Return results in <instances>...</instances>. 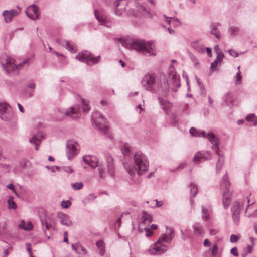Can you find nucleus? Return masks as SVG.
<instances>
[{
    "label": "nucleus",
    "instance_id": "dca6fc26",
    "mask_svg": "<svg viewBox=\"0 0 257 257\" xmlns=\"http://www.w3.org/2000/svg\"><path fill=\"white\" fill-rule=\"evenodd\" d=\"M232 216L235 223L238 224L240 219V208L238 202L234 201L231 207Z\"/></svg>",
    "mask_w": 257,
    "mask_h": 257
},
{
    "label": "nucleus",
    "instance_id": "7c9ffc66",
    "mask_svg": "<svg viewBox=\"0 0 257 257\" xmlns=\"http://www.w3.org/2000/svg\"><path fill=\"white\" fill-rule=\"evenodd\" d=\"M190 188V191L192 193V197L190 198V203L192 204L193 199H192V197L194 198L196 196L198 192V189L197 186L193 183H191Z\"/></svg>",
    "mask_w": 257,
    "mask_h": 257
},
{
    "label": "nucleus",
    "instance_id": "2eb2a0df",
    "mask_svg": "<svg viewBox=\"0 0 257 257\" xmlns=\"http://www.w3.org/2000/svg\"><path fill=\"white\" fill-rule=\"evenodd\" d=\"M62 114L63 116H67L70 117L72 119H75L79 118L81 115L80 109L79 107L76 105L73 106L65 112H62Z\"/></svg>",
    "mask_w": 257,
    "mask_h": 257
},
{
    "label": "nucleus",
    "instance_id": "7ed1b4c3",
    "mask_svg": "<svg viewBox=\"0 0 257 257\" xmlns=\"http://www.w3.org/2000/svg\"><path fill=\"white\" fill-rule=\"evenodd\" d=\"M118 40L123 46L132 48L147 56L156 55L155 46L152 41L146 42L143 39L127 41L122 38H118Z\"/></svg>",
    "mask_w": 257,
    "mask_h": 257
},
{
    "label": "nucleus",
    "instance_id": "4c0bfd02",
    "mask_svg": "<svg viewBox=\"0 0 257 257\" xmlns=\"http://www.w3.org/2000/svg\"><path fill=\"white\" fill-rule=\"evenodd\" d=\"M211 33L214 35L218 39H220L221 34L219 30L215 27H213L211 30Z\"/></svg>",
    "mask_w": 257,
    "mask_h": 257
},
{
    "label": "nucleus",
    "instance_id": "69168bd1",
    "mask_svg": "<svg viewBox=\"0 0 257 257\" xmlns=\"http://www.w3.org/2000/svg\"><path fill=\"white\" fill-rule=\"evenodd\" d=\"M218 232V230L216 229H211L210 230L209 233L211 235H216Z\"/></svg>",
    "mask_w": 257,
    "mask_h": 257
},
{
    "label": "nucleus",
    "instance_id": "f3484780",
    "mask_svg": "<svg viewBox=\"0 0 257 257\" xmlns=\"http://www.w3.org/2000/svg\"><path fill=\"white\" fill-rule=\"evenodd\" d=\"M94 15L96 18L102 25H104L107 27H111V20L107 16L99 13V12L97 10L94 11Z\"/></svg>",
    "mask_w": 257,
    "mask_h": 257
},
{
    "label": "nucleus",
    "instance_id": "09e8293b",
    "mask_svg": "<svg viewBox=\"0 0 257 257\" xmlns=\"http://www.w3.org/2000/svg\"><path fill=\"white\" fill-rule=\"evenodd\" d=\"M195 79L196 80L199 86L200 87V89H202V90H204L205 88L201 80L197 76H195Z\"/></svg>",
    "mask_w": 257,
    "mask_h": 257
},
{
    "label": "nucleus",
    "instance_id": "680f3d73",
    "mask_svg": "<svg viewBox=\"0 0 257 257\" xmlns=\"http://www.w3.org/2000/svg\"><path fill=\"white\" fill-rule=\"evenodd\" d=\"M121 220V217H120L119 218H118L115 224V229H118L119 227L120 226V222Z\"/></svg>",
    "mask_w": 257,
    "mask_h": 257
},
{
    "label": "nucleus",
    "instance_id": "3c124183",
    "mask_svg": "<svg viewBox=\"0 0 257 257\" xmlns=\"http://www.w3.org/2000/svg\"><path fill=\"white\" fill-rule=\"evenodd\" d=\"M71 203L70 201L69 200H67V201H63L62 202V206L64 208H68L69 206L71 205Z\"/></svg>",
    "mask_w": 257,
    "mask_h": 257
},
{
    "label": "nucleus",
    "instance_id": "9d476101",
    "mask_svg": "<svg viewBox=\"0 0 257 257\" xmlns=\"http://www.w3.org/2000/svg\"><path fill=\"white\" fill-rule=\"evenodd\" d=\"M14 116L11 107L6 102L0 103V118L4 121H10Z\"/></svg>",
    "mask_w": 257,
    "mask_h": 257
},
{
    "label": "nucleus",
    "instance_id": "338daca9",
    "mask_svg": "<svg viewBox=\"0 0 257 257\" xmlns=\"http://www.w3.org/2000/svg\"><path fill=\"white\" fill-rule=\"evenodd\" d=\"M156 202V206L157 207H161L163 204V201H158L157 200H155Z\"/></svg>",
    "mask_w": 257,
    "mask_h": 257
},
{
    "label": "nucleus",
    "instance_id": "2f4dec72",
    "mask_svg": "<svg viewBox=\"0 0 257 257\" xmlns=\"http://www.w3.org/2000/svg\"><path fill=\"white\" fill-rule=\"evenodd\" d=\"M121 150L124 155H128L130 154L131 151V146L128 144L126 143H124L121 147Z\"/></svg>",
    "mask_w": 257,
    "mask_h": 257
},
{
    "label": "nucleus",
    "instance_id": "774afa93",
    "mask_svg": "<svg viewBox=\"0 0 257 257\" xmlns=\"http://www.w3.org/2000/svg\"><path fill=\"white\" fill-rule=\"evenodd\" d=\"M206 53H207L209 57H211V56L212 55V49H211V48H209V47H207L206 48Z\"/></svg>",
    "mask_w": 257,
    "mask_h": 257
},
{
    "label": "nucleus",
    "instance_id": "473e14b6",
    "mask_svg": "<svg viewBox=\"0 0 257 257\" xmlns=\"http://www.w3.org/2000/svg\"><path fill=\"white\" fill-rule=\"evenodd\" d=\"M228 32L231 36H235L237 35L239 32V29L236 26H230L228 29Z\"/></svg>",
    "mask_w": 257,
    "mask_h": 257
},
{
    "label": "nucleus",
    "instance_id": "72a5a7b5",
    "mask_svg": "<svg viewBox=\"0 0 257 257\" xmlns=\"http://www.w3.org/2000/svg\"><path fill=\"white\" fill-rule=\"evenodd\" d=\"M223 57V56H217L216 59L214 62L211 63V69L212 71L216 70L219 62L222 60Z\"/></svg>",
    "mask_w": 257,
    "mask_h": 257
},
{
    "label": "nucleus",
    "instance_id": "f03ea898",
    "mask_svg": "<svg viewBox=\"0 0 257 257\" xmlns=\"http://www.w3.org/2000/svg\"><path fill=\"white\" fill-rule=\"evenodd\" d=\"M124 166L130 178L133 179V182L135 183L137 176L142 175L148 170L149 162L146 156L139 151L134 155L133 161L124 162Z\"/></svg>",
    "mask_w": 257,
    "mask_h": 257
},
{
    "label": "nucleus",
    "instance_id": "6e6d98bb",
    "mask_svg": "<svg viewBox=\"0 0 257 257\" xmlns=\"http://www.w3.org/2000/svg\"><path fill=\"white\" fill-rule=\"evenodd\" d=\"M26 249L28 252H29V254L30 256L32 255V248H31V245L29 243H27L26 244Z\"/></svg>",
    "mask_w": 257,
    "mask_h": 257
},
{
    "label": "nucleus",
    "instance_id": "c9c22d12",
    "mask_svg": "<svg viewBox=\"0 0 257 257\" xmlns=\"http://www.w3.org/2000/svg\"><path fill=\"white\" fill-rule=\"evenodd\" d=\"M224 100L226 104H230L233 102L234 100V96L233 94L231 93L226 94L224 96Z\"/></svg>",
    "mask_w": 257,
    "mask_h": 257
},
{
    "label": "nucleus",
    "instance_id": "13d9d810",
    "mask_svg": "<svg viewBox=\"0 0 257 257\" xmlns=\"http://www.w3.org/2000/svg\"><path fill=\"white\" fill-rule=\"evenodd\" d=\"M96 198V196L94 194H89L86 199L89 201H92L94 200Z\"/></svg>",
    "mask_w": 257,
    "mask_h": 257
},
{
    "label": "nucleus",
    "instance_id": "58836bf2",
    "mask_svg": "<svg viewBox=\"0 0 257 257\" xmlns=\"http://www.w3.org/2000/svg\"><path fill=\"white\" fill-rule=\"evenodd\" d=\"M84 185L82 182H76L71 185L72 188L74 190H79L82 188Z\"/></svg>",
    "mask_w": 257,
    "mask_h": 257
},
{
    "label": "nucleus",
    "instance_id": "4468645a",
    "mask_svg": "<svg viewBox=\"0 0 257 257\" xmlns=\"http://www.w3.org/2000/svg\"><path fill=\"white\" fill-rule=\"evenodd\" d=\"M41 223L42 226L43 230L45 234H46L47 230L54 228L55 223L54 220L49 216H46L41 218Z\"/></svg>",
    "mask_w": 257,
    "mask_h": 257
},
{
    "label": "nucleus",
    "instance_id": "a211bd4d",
    "mask_svg": "<svg viewBox=\"0 0 257 257\" xmlns=\"http://www.w3.org/2000/svg\"><path fill=\"white\" fill-rule=\"evenodd\" d=\"M136 8L138 11L139 14H134L136 16H139L140 15H143L148 17H150L151 15L150 10L148 8H146L142 4L137 3L136 5Z\"/></svg>",
    "mask_w": 257,
    "mask_h": 257
},
{
    "label": "nucleus",
    "instance_id": "c03bdc74",
    "mask_svg": "<svg viewBox=\"0 0 257 257\" xmlns=\"http://www.w3.org/2000/svg\"><path fill=\"white\" fill-rule=\"evenodd\" d=\"M82 109L84 113L88 112L90 110V107L88 104L85 103L84 100H82Z\"/></svg>",
    "mask_w": 257,
    "mask_h": 257
},
{
    "label": "nucleus",
    "instance_id": "4be33fe9",
    "mask_svg": "<svg viewBox=\"0 0 257 257\" xmlns=\"http://www.w3.org/2000/svg\"><path fill=\"white\" fill-rule=\"evenodd\" d=\"M107 169L109 175L114 177L115 175V167L113 163V159L111 156L107 157Z\"/></svg>",
    "mask_w": 257,
    "mask_h": 257
},
{
    "label": "nucleus",
    "instance_id": "0eeeda50",
    "mask_svg": "<svg viewBox=\"0 0 257 257\" xmlns=\"http://www.w3.org/2000/svg\"><path fill=\"white\" fill-rule=\"evenodd\" d=\"M208 135V140L212 144V149L215 151L216 154L219 156L216 163V170L218 172L221 170L224 164V158L220 154L218 147V138L216 137L214 134H209Z\"/></svg>",
    "mask_w": 257,
    "mask_h": 257
},
{
    "label": "nucleus",
    "instance_id": "f257e3e1",
    "mask_svg": "<svg viewBox=\"0 0 257 257\" xmlns=\"http://www.w3.org/2000/svg\"><path fill=\"white\" fill-rule=\"evenodd\" d=\"M142 84L145 90L157 94L158 99L162 109L167 110L172 106L171 104L162 97H166L170 90L176 91L180 86L179 76L176 72H170L168 80L163 82L157 83L154 74H146L142 78Z\"/></svg>",
    "mask_w": 257,
    "mask_h": 257
},
{
    "label": "nucleus",
    "instance_id": "a18cd8bd",
    "mask_svg": "<svg viewBox=\"0 0 257 257\" xmlns=\"http://www.w3.org/2000/svg\"><path fill=\"white\" fill-rule=\"evenodd\" d=\"M60 168H61V169H59L60 171L63 170L67 173H71L73 171V169L70 166H64Z\"/></svg>",
    "mask_w": 257,
    "mask_h": 257
},
{
    "label": "nucleus",
    "instance_id": "423d86ee",
    "mask_svg": "<svg viewBox=\"0 0 257 257\" xmlns=\"http://www.w3.org/2000/svg\"><path fill=\"white\" fill-rule=\"evenodd\" d=\"M92 120L96 127L104 135H107L109 138H112L109 134V126L105 118L99 111H95L92 116Z\"/></svg>",
    "mask_w": 257,
    "mask_h": 257
},
{
    "label": "nucleus",
    "instance_id": "bf43d9fd",
    "mask_svg": "<svg viewBox=\"0 0 257 257\" xmlns=\"http://www.w3.org/2000/svg\"><path fill=\"white\" fill-rule=\"evenodd\" d=\"M146 231V235L147 236H150L152 235L153 232L150 230L149 228H144Z\"/></svg>",
    "mask_w": 257,
    "mask_h": 257
},
{
    "label": "nucleus",
    "instance_id": "9b49d317",
    "mask_svg": "<svg viewBox=\"0 0 257 257\" xmlns=\"http://www.w3.org/2000/svg\"><path fill=\"white\" fill-rule=\"evenodd\" d=\"M79 149L78 143L74 140H69L66 143V154L68 160H71L78 153Z\"/></svg>",
    "mask_w": 257,
    "mask_h": 257
},
{
    "label": "nucleus",
    "instance_id": "f704fd0d",
    "mask_svg": "<svg viewBox=\"0 0 257 257\" xmlns=\"http://www.w3.org/2000/svg\"><path fill=\"white\" fill-rule=\"evenodd\" d=\"M8 203L9 209H15L17 208L16 203L13 201V197L10 196L8 199Z\"/></svg>",
    "mask_w": 257,
    "mask_h": 257
},
{
    "label": "nucleus",
    "instance_id": "cd10ccee",
    "mask_svg": "<svg viewBox=\"0 0 257 257\" xmlns=\"http://www.w3.org/2000/svg\"><path fill=\"white\" fill-rule=\"evenodd\" d=\"M164 17L166 19V22L170 26L178 27L181 25L180 20L175 17H168L165 15H164Z\"/></svg>",
    "mask_w": 257,
    "mask_h": 257
},
{
    "label": "nucleus",
    "instance_id": "0e129e2a",
    "mask_svg": "<svg viewBox=\"0 0 257 257\" xmlns=\"http://www.w3.org/2000/svg\"><path fill=\"white\" fill-rule=\"evenodd\" d=\"M19 227L20 228V229H23L24 230V228H26V225H25V221L24 220H22L20 223L19 224Z\"/></svg>",
    "mask_w": 257,
    "mask_h": 257
},
{
    "label": "nucleus",
    "instance_id": "79ce46f5",
    "mask_svg": "<svg viewBox=\"0 0 257 257\" xmlns=\"http://www.w3.org/2000/svg\"><path fill=\"white\" fill-rule=\"evenodd\" d=\"M76 253L80 254H84L86 253V250L80 244L77 243V250Z\"/></svg>",
    "mask_w": 257,
    "mask_h": 257
},
{
    "label": "nucleus",
    "instance_id": "e433bc0d",
    "mask_svg": "<svg viewBox=\"0 0 257 257\" xmlns=\"http://www.w3.org/2000/svg\"><path fill=\"white\" fill-rule=\"evenodd\" d=\"M246 120L253 122L255 125H257V117L254 114H250L246 117Z\"/></svg>",
    "mask_w": 257,
    "mask_h": 257
},
{
    "label": "nucleus",
    "instance_id": "bb28decb",
    "mask_svg": "<svg viewBox=\"0 0 257 257\" xmlns=\"http://www.w3.org/2000/svg\"><path fill=\"white\" fill-rule=\"evenodd\" d=\"M61 44L71 53H75L76 51L75 45L72 41L64 40L61 42Z\"/></svg>",
    "mask_w": 257,
    "mask_h": 257
},
{
    "label": "nucleus",
    "instance_id": "de8ad7c7",
    "mask_svg": "<svg viewBox=\"0 0 257 257\" xmlns=\"http://www.w3.org/2000/svg\"><path fill=\"white\" fill-rule=\"evenodd\" d=\"M218 251V247L217 244H214L213 245L212 248H211V254L213 256H215L217 254Z\"/></svg>",
    "mask_w": 257,
    "mask_h": 257
},
{
    "label": "nucleus",
    "instance_id": "a878e982",
    "mask_svg": "<svg viewBox=\"0 0 257 257\" xmlns=\"http://www.w3.org/2000/svg\"><path fill=\"white\" fill-rule=\"evenodd\" d=\"M190 133L193 136L195 137H206L208 138V134H213V133H206L204 131L201 130H197L196 128L194 127H191L190 129Z\"/></svg>",
    "mask_w": 257,
    "mask_h": 257
},
{
    "label": "nucleus",
    "instance_id": "a19ab883",
    "mask_svg": "<svg viewBox=\"0 0 257 257\" xmlns=\"http://www.w3.org/2000/svg\"><path fill=\"white\" fill-rule=\"evenodd\" d=\"M202 217L203 219H208L209 218L208 210L204 207L202 209Z\"/></svg>",
    "mask_w": 257,
    "mask_h": 257
},
{
    "label": "nucleus",
    "instance_id": "e2e57ef3",
    "mask_svg": "<svg viewBox=\"0 0 257 257\" xmlns=\"http://www.w3.org/2000/svg\"><path fill=\"white\" fill-rule=\"evenodd\" d=\"M7 187L12 190L13 191V192H14V193L15 194H17V192L15 190V189H14V185L12 184H9L8 185H7Z\"/></svg>",
    "mask_w": 257,
    "mask_h": 257
},
{
    "label": "nucleus",
    "instance_id": "4d7b16f0",
    "mask_svg": "<svg viewBox=\"0 0 257 257\" xmlns=\"http://www.w3.org/2000/svg\"><path fill=\"white\" fill-rule=\"evenodd\" d=\"M26 228H24L25 230L29 231L32 230L33 225L31 222H28L27 225L26 226Z\"/></svg>",
    "mask_w": 257,
    "mask_h": 257
},
{
    "label": "nucleus",
    "instance_id": "8fccbe9b",
    "mask_svg": "<svg viewBox=\"0 0 257 257\" xmlns=\"http://www.w3.org/2000/svg\"><path fill=\"white\" fill-rule=\"evenodd\" d=\"M46 168H47L49 170H50L52 172H54L56 171H58L59 169H61V168L57 166H54L50 167L49 166H46Z\"/></svg>",
    "mask_w": 257,
    "mask_h": 257
},
{
    "label": "nucleus",
    "instance_id": "5701e85b",
    "mask_svg": "<svg viewBox=\"0 0 257 257\" xmlns=\"http://www.w3.org/2000/svg\"><path fill=\"white\" fill-rule=\"evenodd\" d=\"M141 221L139 224V227L142 228L143 225L150 224L152 221V217L151 215L146 211H143Z\"/></svg>",
    "mask_w": 257,
    "mask_h": 257
},
{
    "label": "nucleus",
    "instance_id": "ea45409f",
    "mask_svg": "<svg viewBox=\"0 0 257 257\" xmlns=\"http://www.w3.org/2000/svg\"><path fill=\"white\" fill-rule=\"evenodd\" d=\"M242 83V76L241 75L240 71H239L236 75V79L235 84L236 85L241 84Z\"/></svg>",
    "mask_w": 257,
    "mask_h": 257
},
{
    "label": "nucleus",
    "instance_id": "ddd939ff",
    "mask_svg": "<svg viewBox=\"0 0 257 257\" xmlns=\"http://www.w3.org/2000/svg\"><path fill=\"white\" fill-rule=\"evenodd\" d=\"M210 158V153L207 151H201L196 153L193 159V162L199 164Z\"/></svg>",
    "mask_w": 257,
    "mask_h": 257
},
{
    "label": "nucleus",
    "instance_id": "c85d7f7f",
    "mask_svg": "<svg viewBox=\"0 0 257 257\" xmlns=\"http://www.w3.org/2000/svg\"><path fill=\"white\" fill-rule=\"evenodd\" d=\"M192 228L194 235L200 236L203 233V228L202 225L198 222H196L192 225Z\"/></svg>",
    "mask_w": 257,
    "mask_h": 257
},
{
    "label": "nucleus",
    "instance_id": "412c9836",
    "mask_svg": "<svg viewBox=\"0 0 257 257\" xmlns=\"http://www.w3.org/2000/svg\"><path fill=\"white\" fill-rule=\"evenodd\" d=\"M18 14L19 12L16 10L12 9L10 11L4 10L2 13V15L4 17L5 22L9 23L12 20L13 18Z\"/></svg>",
    "mask_w": 257,
    "mask_h": 257
},
{
    "label": "nucleus",
    "instance_id": "864d4df0",
    "mask_svg": "<svg viewBox=\"0 0 257 257\" xmlns=\"http://www.w3.org/2000/svg\"><path fill=\"white\" fill-rule=\"evenodd\" d=\"M238 239V238L237 235L232 234L230 236V241L231 243H235L237 241Z\"/></svg>",
    "mask_w": 257,
    "mask_h": 257
},
{
    "label": "nucleus",
    "instance_id": "5fc2aeb1",
    "mask_svg": "<svg viewBox=\"0 0 257 257\" xmlns=\"http://www.w3.org/2000/svg\"><path fill=\"white\" fill-rule=\"evenodd\" d=\"M231 253L235 256H238V250L236 247H233L230 250Z\"/></svg>",
    "mask_w": 257,
    "mask_h": 257
},
{
    "label": "nucleus",
    "instance_id": "39448f33",
    "mask_svg": "<svg viewBox=\"0 0 257 257\" xmlns=\"http://www.w3.org/2000/svg\"><path fill=\"white\" fill-rule=\"evenodd\" d=\"M1 65L5 70L7 73L11 72L17 71L20 67H21L24 64L29 63V59L24 60L22 63L17 65L15 63V60L12 58L6 55H2L0 58Z\"/></svg>",
    "mask_w": 257,
    "mask_h": 257
},
{
    "label": "nucleus",
    "instance_id": "20e7f679",
    "mask_svg": "<svg viewBox=\"0 0 257 257\" xmlns=\"http://www.w3.org/2000/svg\"><path fill=\"white\" fill-rule=\"evenodd\" d=\"M174 236V229L171 227H167V233L161 235L154 245L150 247L148 252L153 255L164 253L167 249V247L164 243H170Z\"/></svg>",
    "mask_w": 257,
    "mask_h": 257
},
{
    "label": "nucleus",
    "instance_id": "f8f14e48",
    "mask_svg": "<svg viewBox=\"0 0 257 257\" xmlns=\"http://www.w3.org/2000/svg\"><path fill=\"white\" fill-rule=\"evenodd\" d=\"M128 3L127 0H116L114 2L113 7L115 14L117 16H121L126 10Z\"/></svg>",
    "mask_w": 257,
    "mask_h": 257
},
{
    "label": "nucleus",
    "instance_id": "c756f323",
    "mask_svg": "<svg viewBox=\"0 0 257 257\" xmlns=\"http://www.w3.org/2000/svg\"><path fill=\"white\" fill-rule=\"evenodd\" d=\"M192 47L196 50L199 53H203L204 52V48L200 45L198 42H193L191 43Z\"/></svg>",
    "mask_w": 257,
    "mask_h": 257
},
{
    "label": "nucleus",
    "instance_id": "1a4fd4ad",
    "mask_svg": "<svg viewBox=\"0 0 257 257\" xmlns=\"http://www.w3.org/2000/svg\"><path fill=\"white\" fill-rule=\"evenodd\" d=\"M221 185L225 187L223 194L222 202L224 208L227 209L229 207L231 201V193L229 191L228 188V187L230 185V183L228 180V177L227 173H226L223 177Z\"/></svg>",
    "mask_w": 257,
    "mask_h": 257
},
{
    "label": "nucleus",
    "instance_id": "6e6552de",
    "mask_svg": "<svg viewBox=\"0 0 257 257\" xmlns=\"http://www.w3.org/2000/svg\"><path fill=\"white\" fill-rule=\"evenodd\" d=\"M77 60L85 62L88 65H93L98 63L101 59L100 56L94 57L93 54L88 51L79 53L75 57Z\"/></svg>",
    "mask_w": 257,
    "mask_h": 257
},
{
    "label": "nucleus",
    "instance_id": "49530a36",
    "mask_svg": "<svg viewBox=\"0 0 257 257\" xmlns=\"http://www.w3.org/2000/svg\"><path fill=\"white\" fill-rule=\"evenodd\" d=\"M214 51L217 54V56H223L224 54L222 53L218 45H216L214 47Z\"/></svg>",
    "mask_w": 257,
    "mask_h": 257
},
{
    "label": "nucleus",
    "instance_id": "37998d69",
    "mask_svg": "<svg viewBox=\"0 0 257 257\" xmlns=\"http://www.w3.org/2000/svg\"><path fill=\"white\" fill-rule=\"evenodd\" d=\"M97 167H98V172L100 178H103L105 177V171L102 166L98 165V166H97Z\"/></svg>",
    "mask_w": 257,
    "mask_h": 257
},
{
    "label": "nucleus",
    "instance_id": "6ab92c4d",
    "mask_svg": "<svg viewBox=\"0 0 257 257\" xmlns=\"http://www.w3.org/2000/svg\"><path fill=\"white\" fill-rule=\"evenodd\" d=\"M27 16L31 19L39 18V14L38 13V8L36 5L30 6L26 12Z\"/></svg>",
    "mask_w": 257,
    "mask_h": 257
},
{
    "label": "nucleus",
    "instance_id": "603ef678",
    "mask_svg": "<svg viewBox=\"0 0 257 257\" xmlns=\"http://www.w3.org/2000/svg\"><path fill=\"white\" fill-rule=\"evenodd\" d=\"M228 53L232 56L237 57L238 56V53L233 49H230L228 51Z\"/></svg>",
    "mask_w": 257,
    "mask_h": 257
},
{
    "label": "nucleus",
    "instance_id": "aec40b11",
    "mask_svg": "<svg viewBox=\"0 0 257 257\" xmlns=\"http://www.w3.org/2000/svg\"><path fill=\"white\" fill-rule=\"evenodd\" d=\"M83 160L92 168H96L98 166L99 161L95 156L85 155L83 157Z\"/></svg>",
    "mask_w": 257,
    "mask_h": 257
},
{
    "label": "nucleus",
    "instance_id": "393cba45",
    "mask_svg": "<svg viewBox=\"0 0 257 257\" xmlns=\"http://www.w3.org/2000/svg\"><path fill=\"white\" fill-rule=\"evenodd\" d=\"M58 217L59 218L60 222L62 225H64L67 226H70L72 225V221L67 215L63 213H59Z\"/></svg>",
    "mask_w": 257,
    "mask_h": 257
},
{
    "label": "nucleus",
    "instance_id": "052dcab7",
    "mask_svg": "<svg viewBox=\"0 0 257 257\" xmlns=\"http://www.w3.org/2000/svg\"><path fill=\"white\" fill-rule=\"evenodd\" d=\"M96 245L98 248H102L104 247V242L102 240H99L96 242Z\"/></svg>",
    "mask_w": 257,
    "mask_h": 257
},
{
    "label": "nucleus",
    "instance_id": "b1692460",
    "mask_svg": "<svg viewBox=\"0 0 257 257\" xmlns=\"http://www.w3.org/2000/svg\"><path fill=\"white\" fill-rule=\"evenodd\" d=\"M44 139V136L41 133H38L37 134L33 136V137L29 139V142L31 143H33L35 145V149L38 150V145L40 142Z\"/></svg>",
    "mask_w": 257,
    "mask_h": 257
}]
</instances>
